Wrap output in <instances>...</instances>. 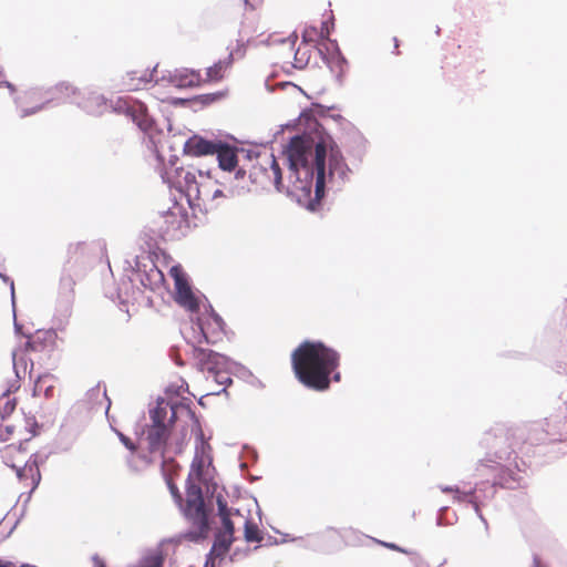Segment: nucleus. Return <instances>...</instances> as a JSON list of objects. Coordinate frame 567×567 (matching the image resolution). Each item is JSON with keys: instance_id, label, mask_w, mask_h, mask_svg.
Returning a JSON list of instances; mask_svg holds the SVG:
<instances>
[{"instance_id": "nucleus-30", "label": "nucleus", "mask_w": 567, "mask_h": 567, "mask_svg": "<svg viewBox=\"0 0 567 567\" xmlns=\"http://www.w3.org/2000/svg\"><path fill=\"white\" fill-rule=\"evenodd\" d=\"M221 196H224L223 190L221 189H216L212 197L213 198H217V197H221Z\"/></svg>"}, {"instance_id": "nucleus-20", "label": "nucleus", "mask_w": 567, "mask_h": 567, "mask_svg": "<svg viewBox=\"0 0 567 567\" xmlns=\"http://www.w3.org/2000/svg\"><path fill=\"white\" fill-rule=\"evenodd\" d=\"M244 537L247 543H260L264 539L262 533L258 525L251 519L245 520Z\"/></svg>"}, {"instance_id": "nucleus-24", "label": "nucleus", "mask_w": 567, "mask_h": 567, "mask_svg": "<svg viewBox=\"0 0 567 567\" xmlns=\"http://www.w3.org/2000/svg\"><path fill=\"white\" fill-rule=\"evenodd\" d=\"M442 492H444V493H455V498L457 501H460V502L465 499V497L474 494V491H471L470 493H463L457 487H452V486L442 487Z\"/></svg>"}, {"instance_id": "nucleus-32", "label": "nucleus", "mask_w": 567, "mask_h": 567, "mask_svg": "<svg viewBox=\"0 0 567 567\" xmlns=\"http://www.w3.org/2000/svg\"><path fill=\"white\" fill-rule=\"evenodd\" d=\"M388 548L396 549V546L394 544H384Z\"/></svg>"}, {"instance_id": "nucleus-7", "label": "nucleus", "mask_w": 567, "mask_h": 567, "mask_svg": "<svg viewBox=\"0 0 567 567\" xmlns=\"http://www.w3.org/2000/svg\"><path fill=\"white\" fill-rule=\"evenodd\" d=\"M169 275L174 279L175 286V301L190 312H197L199 302L194 295L185 271L181 265L173 266L169 269Z\"/></svg>"}, {"instance_id": "nucleus-17", "label": "nucleus", "mask_w": 567, "mask_h": 567, "mask_svg": "<svg viewBox=\"0 0 567 567\" xmlns=\"http://www.w3.org/2000/svg\"><path fill=\"white\" fill-rule=\"evenodd\" d=\"M233 63V52H229L227 58L219 60L214 65L207 69L206 75L204 78L205 83L221 81L225 78L228 70L231 68Z\"/></svg>"}, {"instance_id": "nucleus-22", "label": "nucleus", "mask_w": 567, "mask_h": 567, "mask_svg": "<svg viewBox=\"0 0 567 567\" xmlns=\"http://www.w3.org/2000/svg\"><path fill=\"white\" fill-rule=\"evenodd\" d=\"M198 329L200 331V338H198L197 343L200 344L203 341L206 343H215L216 339L214 336L208 331L209 322L204 321L202 319L198 320Z\"/></svg>"}, {"instance_id": "nucleus-26", "label": "nucleus", "mask_w": 567, "mask_h": 567, "mask_svg": "<svg viewBox=\"0 0 567 567\" xmlns=\"http://www.w3.org/2000/svg\"><path fill=\"white\" fill-rule=\"evenodd\" d=\"M167 486L171 491V494L175 498V501L181 505L182 504V495L177 488V486L174 484L173 480L169 477L166 480Z\"/></svg>"}, {"instance_id": "nucleus-14", "label": "nucleus", "mask_w": 567, "mask_h": 567, "mask_svg": "<svg viewBox=\"0 0 567 567\" xmlns=\"http://www.w3.org/2000/svg\"><path fill=\"white\" fill-rule=\"evenodd\" d=\"M218 165L223 171H234L238 164L237 148L227 143L219 142L217 151Z\"/></svg>"}, {"instance_id": "nucleus-1", "label": "nucleus", "mask_w": 567, "mask_h": 567, "mask_svg": "<svg viewBox=\"0 0 567 567\" xmlns=\"http://www.w3.org/2000/svg\"><path fill=\"white\" fill-rule=\"evenodd\" d=\"M330 136L315 141L310 136H295L290 140L286 156L289 164L288 176L282 178L281 167L274 155L268 165L254 167L250 176L261 186L274 185L280 193H286L309 210H317L324 196L326 157L329 151V178L338 175L346 177L347 164Z\"/></svg>"}, {"instance_id": "nucleus-16", "label": "nucleus", "mask_w": 567, "mask_h": 567, "mask_svg": "<svg viewBox=\"0 0 567 567\" xmlns=\"http://www.w3.org/2000/svg\"><path fill=\"white\" fill-rule=\"evenodd\" d=\"M187 436V430L185 427L178 430L174 422L169 431L165 456L182 453L186 446Z\"/></svg>"}, {"instance_id": "nucleus-25", "label": "nucleus", "mask_w": 567, "mask_h": 567, "mask_svg": "<svg viewBox=\"0 0 567 567\" xmlns=\"http://www.w3.org/2000/svg\"><path fill=\"white\" fill-rule=\"evenodd\" d=\"M16 406H17L16 399L8 398L7 402L4 403V405L1 410L2 415H4L6 417H9V415L14 411Z\"/></svg>"}, {"instance_id": "nucleus-33", "label": "nucleus", "mask_w": 567, "mask_h": 567, "mask_svg": "<svg viewBox=\"0 0 567 567\" xmlns=\"http://www.w3.org/2000/svg\"><path fill=\"white\" fill-rule=\"evenodd\" d=\"M80 248H81V245H80V244H76L75 246L71 247V249H74V251H75V252H76Z\"/></svg>"}, {"instance_id": "nucleus-15", "label": "nucleus", "mask_w": 567, "mask_h": 567, "mask_svg": "<svg viewBox=\"0 0 567 567\" xmlns=\"http://www.w3.org/2000/svg\"><path fill=\"white\" fill-rule=\"evenodd\" d=\"M217 507H218V516L221 520V528L218 530L219 533L234 537L235 533V526L231 520L233 515L240 516V513L238 509L233 511L231 508H228L227 502L224 499L223 496L217 497Z\"/></svg>"}, {"instance_id": "nucleus-8", "label": "nucleus", "mask_w": 567, "mask_h": 567, "mask_svg": "<svg viewBox=\"0 0 567 567\" xmlns=\"http://www.w3.org/2000/svg\"><path fill=\"white\" fill-rule=\"evenodd\" d=\"M114 110L130 117L143 132H147L153 126V121L147 113V107L140 101L118 99L115 102Z\"/></svg>"}, {"instance_id": "nucleus-10", "label": "nucleus", "mask_w": 567, "mask_h": 567, "mask_svg": "<svg viewBox=\"0 0 567 567\" xmlns=\"http://www.w3.org/2000/svg\"><path fill=\"white\" fill-rule=\"evenodd\" d=\"M156 70H133L122 78V85L126 91H138L146 89L154 81Z\"/></svg>"}, {"instance_id": "nucleus-5", "label": "nucleus", "mask_w": 567, "mask_h": 567, "mask_svg": "<svg viewBox=\"0 0 567 567\" xmlns=\"http://www.w3.org/2000/svg\"><path fill=\"white\" fill-rule=\"evenodd\" d=\"M162 177L171 187L179 192H185L188 196H194L203 200L209 196L207 190L202 189V186L196 179V172L194 171L169 164L164 167Z\"/></svg>"}, {"instance_id": "nucleus-35", "label": "nucleus", "mask_w": 567, "mask_h": 567, "mask_svg": "<svg viewBox=\"0 0 567 567\" xmlns=\"http://www.w3.org/2000/svg\"><path fill=\"white\" fill-rule=\"evenodd\" d=\"M300 50L296 51V61L299 62L300 60L297 58V55L299 54Z\"/></svg>"}, {"instance_id": "nucleus-36", "label": "nucleus", "mask_w": 567, "mask_h": 567, "mask_svg": "<svg viewBox=\"0 0 567 567\" xmlns=\"http://www.w3.org/2000/svg\"><path fill=\"white\" fill-rule=\"evenodd\" d=\"M197 173H198V175H199L200 177H203V176H204V173H203L202 171H197Z\"/></svg>"}, {"instance_id": "nucleus-9", "label": "nucleus", "mask_w": 567, "mask_h": 567, "mask_svg": "<svg viewBox=\"0 0 567 567\" xmlns=\"http://www.w3.org/2000/svg\"><path fill=\"white\" fill-rule=\"evenodd\" d=\"M192 358L200 371L207 372H215L223 361V357L219 353L199 346L193 347Z\"/></svg>"}, {"instance_id": "nucleus-6", "label": "nucleus", "mask_w": 567, "mask_h": 567, "mask_svg": "<svg viewBox=\"0 0 567 567\" xmlns=\"http://www.w3.org/2000/svg\"><path fill=\"white\" fill-rule=\"evenodd\" d=\"M1 457L6 465L17 472L20 480H23L29 475L33 478L34 474H39L35 462H30L31 456L22 444L7 445L1 452Z\"/></svg>"}, {"instance_id": "nucleus-4", "label": "nucleus", "mask_w": 567, "mask_h": 567, "mask_svg": "<svg viewBox=\"0 0 567 567\" xmlns=\"http://www.w3.org/2000/svg\"><path fill=\"white\" fill-rule=\"evenodd\" d=\"M179 409L184 406L169 405L162 401L151 412L152 425L147 432V441L152 452L161 451L165 457L169 431Z\"/></svg>"}, {"instance_id": "nucleus-28", "label": "nucleus", "mask_w": 567, "mask_h": 567, "mask_svg": "<svg viewBox=\"0 0 567 567\" xmlns=\"http://www.w3.org/2000/svg\"><path fill=\"white\" fill-rule=\"evenodd\" d=\"M118 436H120L121 442H122V443H123V444H124V445H125L130 451H132V452H133V451H135V450H136V446L134 445L133 441H132L130 437L125 436V435H124V434H122V433H120V434H118Z\"/></svg>"}, {"instance_id": "nucleus-31", "label": "nucleus", "mask_w": 567, "mask_h": 567, "mask_svg": "<svg viewBox=\"0 0 567 567\" xmlns=\"http://www.w3.org/2000/svg\"><path fill=\"white\" fill-rule=\"evenodd\" d=\"M212 319L218 326V328L221 329L220 320L218 318H212Z\"/></svg>"}, {"instance_id": "nucleus-19", "label": "nucleus", "mask_w": 567, "mask_h": 567, "mask_svg": "<svg viewBox=\"0 0 567 567\" xmlns=\"http://www.w3.org/2000/svg\"><path fill=\"white\" fill-rule=\"evenodd\" d=\"M0 420V441L6 442L14 439L18 427L13 423V420L6 417L4 415H1Z\"/></svg>"}, {"instance_id": "nucleus-29", "label": "nucleus", "mask_w": 567, "mask_h": 567, "mask_svg": "<svg viewBox=\"0 0 567 567\" xmlns=\"http://www.w3.org/2000/svg\"><path fill=\"white\" fill-rule=\"evenodd\" d=\"M0 567H14L13 563L0 559Z\"/></svg>"}, {"instance_id": "nucleus-34", "label": "nucleus", "mask_w": 567, "mask_h": 567, "mask_svg": "<svg viewBox=\"0 0 567 567\" xmlns=\"http://www.w3.org/2000/svg\"><path fill=\"white\" fill-rule=\"evenodd\" d=\"M333 379H334L336 381H339V380H340V373H336V374H334V377H333Z\"/></svg>"}, {"instance_id": "nucleus-18", "label": "nucleus", "mask_w": 567, "mask_h": 567, "mask_svg": "<svg viewBox=\"0 0 567 567\" xmlns=\"http://www.w3.org/2000/svg\"><path fill=\"white\" fill-rule=\"evenodd\" d=\"M173 81L183 87H193L205 84L204 78L199 71L185 69L174 74Z\"/></svg>"}, {"instance_id": "nucleus-2", "label": "nucleus", "mask_w": 567, "mask_h": 567, "mask_svg": "<svg viewBox=\"0 0 567 567\" xmlns=\"http://www.w3.org/2000/svg\"><path fill=\"white\" fill-rule=\"evenodd\" d=\"M340 364V354L320 341H303L291 353V365L297 380L315 391H326L331 374Z\"/></svg>"}, {"instance_id": "nucleus-13", "label": "nucleus", "mask_w": 567, "mask_h": 567, "mask_svg": "<svg viewBox=\"0 0 567 567\" xmlns=\"http://www.w3.org/2000/svg\"><path fill=\"white\" fill-rule=\"evenodd\" d=\"M210 446L204 441L196 446L195 456L192 462V472L197 478H202L208 466L212 464Z\"/></svg>"}, {"instance_id": "nucleus-23", "label": "nucleus", "mask_w": 567, "mask_h": 567, "mask_svg": "<svg viewBox=\"0 0 567 567\" xmlns=\"http://www.w3.org/2000/svg\"><path fill=\"white\" fill-rule=\"evenodd\" d=\"M55 91H58L61 94H64L66 96H72V95H75L78 93V89L75 86H73L72 84L66 83V82L59 83L55 86Z\"/></svg>"}, {"instance_id": "nucleus-12", "label": "nucleus", "mask_w": 567, "mask_h": 567, "mask_svg": "<svg viewBox=\"0 0 567 567\" xmlns=\"http://www.w3.org/2000/svg\"><path fill=\"white\" fill-rule=\"evenodd\" d=\"M234 540L235 537L217 532L205 567H216V559L221 560L226 556Z\"/></svg>"}, {"instance_id": "nucleus-3", "label": "nucleus", "mask_w": 567, "mask_h": 567, "mask_svg": "<svg viewBox=\"0 0 567 567\" xmlns=\"http://www.w3.org/2000/svg\"><path fill=\"white\" fill-rule=\"evenodd\" d=\"M183 513L192 524V529L181 535V538L194 543L205 539L209 533V522L199 486L192 485L187 488Z\"/></svg>"}, {"instance_id": "nucleus-27", "label": "nucleus", "mask_w": 567, "mask_h": 567, "mask_svg": "<svg viewBox=\"0 0 567 567\" xmlns=\"http://www.w3.org/2000/svg\"><path fill=\"white\" fill-rule=\"evenodd\" d=\"M317 31L315 28L307 29L302 35L305 42H313Z\"/></svg>"}, {"instance_id": "nucleus-11", "label": "nucleus", "mask_w": 567, "mask_h": 567, "mask_svg": "<svg viewBox=\"0 0 567 567\" xmlns=\"http://www.w3.org/2000/svg\"><path fill=\"white\" fill-rule=\"evenodd\" d=\"M220 141H208L202 136L194 135L189 137L184 146L187 155L194 157L215 155Z\"/></svg>"}, {"instance_id": "nucleus-21", "label": "nucleus", "mask_w": 567, "mask_h": 567, "mask_svg": "<svg viewBox=\"0 0 567 567\" xmlns=\"http://www.w3.org/2000/svg\"><path fill=\"white\" fill-rule=\"evenodd\" d=\"M322 539L324 543L334 545V546H340L343 544L342 534L339 529H336V528L327 529L324 532V534L322 535Z\"/></svg>"}]
</instances>
